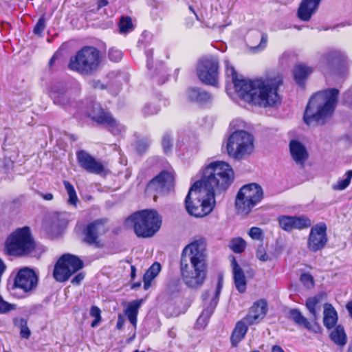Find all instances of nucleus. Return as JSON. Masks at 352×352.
<instances>
[{
	"label": "nucleus",
	"instance_id": "nucleus-1",
	"mask_svg": "<svg viewBox=\"0 0 352 352\" xmlns=\"http://www.w3.org/2000/svg\"><path fill=\"white\" fill-rule=\"evenodd\" d=\"M226 74L231 78L238 96L246 102L263 107H272L280 102L278 88L283 83L280 75L254 80L239 78L233 66L225 60Z\"/></svg>",
	"mask_w": 352,
	"mask_h": 352
},
{
	"label": "nucleus",
	"instance_id": "nucleus-2",
	"mask_svg": "<svg viewBox=\"0 0 352 352\" xmlns=\"http://www.w3.org/2000/svg\"><path fill=\"white\" fill-rule=\"evenodd\" d=\"M181 278L188 288L197 289L207 277L206 242L203 238L195 239L183 249L179 262Z\"/></svg>",
	"mask_w": 352,
	"mask_h": 352
},
{
	"label": "nucleus",
	"instance_id": "nucleus-3",
	"mask_svg": "<svg viewBox=\"0 0 352 352\" xmlns=\"http://www.w3.org/2000/svg\"><path fill=\"white\" fill-rule=\"evenodd\" d=\"M339 94L336 88L319 91L309 100L304 113V122L307 125L314 122L322 124L333 113Z\"/></svg>",
	"mask_w": 352,
	"mask_h": 352
},
{
	"label": "nucleus",
	"instance_id": "nucleus-4",
	"mask_svg": "<svg viewBox=\"0 0 352 352\" xmlns=\"http://www.w3.org/2000/svg\"><path fill=\"white\" fill-rule=\"evenodd\" d=\"M234 173L231 166L223 161L210 163L204 169L200 186L215 195V192L225 191L232 184Z\"/></svg>",
	"mask_w": 352,
	"mask_h": 352
},
{
	"label": "nucleus",
	"instance_id": "nucleus-5",
	"mask_svg": "<svg viewBox=\"0 0 352 352\" xmlns=\"http://www.w3.org/2000/svg\"><path fill=\"white\" fill-rule=\"evenodd\" d=\"M5 251L7 254L10 256L32 255L37 256L44 250L36 246L30 228L25 226L16 229L8 237Z\"/></svg>",
	"mask_w": 352,
	"mask_h": 352
},
{
	"label": "nucleus",
	"instance_id": "nucleus-6",
	"mask_svg": "<svg viewBox=\"0 0 352 352\" xmlns=\"http://www.w3.org/2000/svg\"><path fill=\"white\" fill-rule=\"evenodd\" d=\"M195 182L190 188L185 204L188 212L196 217L208 214L213 209L214 195Z\"/></svg>",
	"mask_w": 352,
	"mask_h": 352
},
{
	"label": "nucleus",
	"instance_id": "nucleus-7",
	"mask_svg": "<svg viewBox=\"0 0 352 352\" xmlns=\"http://www.w3.org/2000/svg\"><path fill=\"white\" fill-rule=\"evenodd\" d=\"M125 224L133 226L134 232L139 237H151L160 229L161 219L154 210H144L136 212L129 217Z\"/></svg>",
	"mask_w": 352,
	"mask_h": 352
},
{
	"label": "nucleus",
	"instance_id": "nucleus-8",
	"mask_svg": "<svg viewBox=\"0 0 352 352\" xmlns=\"http://www.w3.org/2000/svg\"><path fill=\"white\" fill-rule=\"evenodd\" d=\"M101 63V53L96 47L85 46L70 58L68 67L83 75L96 72Z\"/></svg>",
	"mask_w": 352,
	"mask_h": 352
},
{
	"label": "nucleus",
	"instance_id": "nucleus-9",
	"mask_svg": "<svg viewBox=\"0 0 352 352\" xmlns=\"http://www.w3.org/2000/svg\"><path fill=\"white\" fill-rule=\"evenodd\" d=\"M254 138L251 133L243 130L236 131L228 140V154L235 160L243 159L254 152Z\"/></svg>",
	"mask_w": 352,
	"mask_h": 352
},
{
	"label": "nucleus",
	"instance_id": "nucleus-10",
	"mask_svg": "<svg viewBox=\"0 0 352 352\" xmlns=\"http://www.w3.org/2000/svg\"><path fill=\"white\" fill-rule=\"evenodd\" d=\"M263 197L262 188L256 184L243 186L238 192L235 206L239 212L248 214Z\"/></svg>",
	"mask_w": 352,
	"mask_h": 352
},
{
	"label": "nucleus",
	"instance_id": "nucleus-11",
	"mask_svg": "<svg viewBox=\"0 0 352 352\" xmlns=\"http://www.w3.org/2000/svg\"><path fill=\"white\" fill-rule=\"evenodd\" d=\"M83 263L77 256L63 254L55 265L53 276L58 282H65L77 271L82 268Z\"/></svg>",
	"mask_w": 352,
	"mask_h": 352
},
{
	"label": "nucleus",
	"instance_id": "nucleus-12",
	"mask_svg": "<svg viewBox=\"0 0 352 352\" xmlns=\"http://www.w3.org/2000/svg\"><path fill=\"white\" fill-rule=\"evenodd\" d=\"M89 116L99 124L104 125L114 135H122L125 126L117 121L109 112L103 109L98 103H94L88 111Z\"/></svg>",
	"mask_w": 352,
	"mask_h": 352
},
{
	"label": "nucleus",
	"instance_id": "nucleus-13",
	"mask_svg": "<svg viewBox=\"0 0 352 352\" xmlns=\"http://www.w3.org/2000/svg\"><path fill=\"white\" fill-rule=\"evenodd\" d=\"M197 74L204 83L217 86L219 77V62L214 57L201 58L197 67Z\"/></svg>",
	"mask_w": 352,
	"mask_h": 352
},
{
	"label": "nucleus",
	"instance_id": "nucleus-14",
	"mask_svg": "<svg viewBox=\"0 0 352 352\" xmlns=\"http://www.w3.org/2000/svg\"><path fill=\"white\" fill-rule=\"evenodd\" d=\"M327 229V225L324 222L311 227L307 239V248L309 251L316 252L324 248L328 241Z\"/></svg>",
	"mask_w": 352,
	"mask_h": 352
},
{
	"label": "nucleus",
	"instance_id": "nucleus-15",
	"mask_svg": "<svg viewBox=\"0 0 352 352\" xmlns=\"http://www.w3.org/2000/svg\"><path fill=\"white\" fill-rule=\"evenodd\" d=\"M107 229L105 226V220L97 219L89 223L84 230V241L96 248H102L103 243L100 240V236L104 234Z\"/></svg>",
	"mask_w": 352,
	"mask_h": 352
},
{
	"label": "nucleus",
	"instance_id": "nucleus-16",
	"mask_svg": "<svg viewBox=\"0 0 352 352\" xmlns=\"http://www.w3.org/2000/svg\"><path fill=\"white\" fill-rule=\"evenodd\" d=\"M173 175L168 171H162L148 185V189L162 195L168 193L173 187Z\"/></svg>",
	"mask_w": 352,
	"mask_h": 352
},
{
	"label": "nucleus",
	"instance_id": "nucleus-17",
	"mask_svg": "<svg viewBox=\"0 0 352 352\" xmlns=\"http://www.w3.org/2000/svg\"><path fill=\"white\" fill-rule=\"evenodd\" d=\"M38 283V277L31 269L25 267L17 273L14 279V287L28 292L34 289Z\"/></svg>",
	"mask_w": 352,
	"mask_h": 352
},
{
	"label": "nucleus",
	"instance_id": "nucleus-18",
	"mask_svg": "<svg viewBox=\"0 0 352 352\" xmlns=\"http://www.w3.org/2000/svg\"><path fill=\"white\" fill-rule=\"evenodd\" d=\"M280 227L286 232L293 230H303L311 226V221L305 216L282 215L278 219Z\"/></svg>",
	"mask_w": 352,
	"mask_h": 352
},
{
	"label": "nucleus",
	"instance_id": "nucleus-19",
	"mask_svg": "<svg viewBox=\"0 0 352 352\" xmlns=\"http://www.w3.org/2000/svg\"><path fill=\"white\" fill-rule=\"evenodd\" d=\"M77 160L80 166L90 173L100 175L104 172V165L85 151L77 153Z\"/></svg>",
	"mask_w": 352,
	"mask_h": 352
},
{
	"label": "nucleus",
	"instance_id": "nucleus-20",
	"mask_svg": "<svg viewBox=\"0 0 352 352\" xmlns=\"http://www.w3.org/2000/svg\"><path fill=\"white\" fill-rule=\"evenodd\" d=\"M50 96L56 104L65 105L69 102L72 96L71 86L68 83H57L52 85Z\"/></svg>",
	"mask_w": 352,
	"mask_h": 352
},
{
	"label": "nucleus",
	"instance_id": "nucleus-21",
	"mask_svg": "<svg viewBox=\"0 0 352 352\" xmlns=\"http://www.w3.org/2000/svg\"><path fill=\"white\" fill-rule=\"evenodd\" d=\"M267 311V302L265 300H259L254 302L250 309L247 316L243 318L248 324L252 325L262 320L266 315Z\"/></svg>",
	"mask_w": 352,
	"mask_h": 352
},
{
	"label": "nucleus",
	"instance_id": "nucleus-22",
	"mask_svg": "<svg viewBox=\"0 0 352 352\" xmlns=\"http://www.w3.org/2000/svg\"><path fill=\"white\" fill-rule=\"evenodd\" d=\"M289 152L293 160L298 165L303 166L309 157L306 147L300 142L292 140L289 142Z\"/></svg>",
	"mask_w": 352,
	"mask_h": 352
},
{
	"label": "nucleus",
	"instance_id": "nucleus-23",
	"mask_svg": "<svg viewBox=\"0 0 352 352\" xmlns=\"http://www.w3.org/2000/svg\"><path fill=\"white\" fill-rule=\"evenodd\" d=\"M321 0H302L298 10L300 19L307 21L318 9Z\"/></svg>",
	"mask_w": 352,
	"mask_h": 352
},
{
	"label": "nucleus",
	"instance_id": "nucleus-24",
	"mask_svg": "<svg viewBox=\"0 0 352 352\" xmlns=\"http://www.w3.org/2000/svg\"><path fill=\"white\" fill-rule=\"evenodd\" d=\"M231 266L232 268L235 287L240 293H243L246 289V278L243 270L237 263L236 260L234 256H232Z\"/></svg>",
	"mask_w": 352,
	"mask_h": 352
},
{
	"label": "nucleus",
	"instance_id": "nucleus-25",
	"mask_svg": "<svg viewBox=\"0 0 352 352\" xmlns=\"http://www.w3.org/2000/svg\"><path fill=\"white\" fill-rule=\"evenodd\" d=\"M288 317L298 325H302L307 329L318 332L320 327L316 323L309 322L298 309H291L288 312Z\"/></svg>",
	"mask_w": 352,
	"mask_h": 352
},
{
	"label": "nucleus",
	"instance_id": "nucleus-26",
	"mask_svg": "<svg viewBox=\"0 0 352 352\" xmlns=\"http://www.w3.org/2000/svg\"><path fill=\"white\" fill-rule=\"evenodd\" d=\"M223 276L221 274H219L218 276V282H217V285L215 295H214L213 299L210 301V305L206 308H205L203 310L202 313L201 314L202 315V317H205L208 320H209V318H210L212 314L213 313V311L217 305V302L219 300V296L220 295L221 291L223 287Z\"/></svg>",
	"mask_w": 352,
	"mask_h": 352
},
{
	"label": "nucleus",
	"instance_id": "nucleus-27",
	"mask_svg": "<svg viewBox=\"0 0 352 352\" xmlns=\"http://www.w3.org/2000/svg\"><path fill=\"white\" fill-rule=\"evenodd\" d=\"M142 302V300H136L129 302L124 310L125 316L134 327L137 326V317Z\"/></svg>",
	"mask_w": 352,
	"mask_h": 352
},
{
	"label": "nucleus",
	"instance_id": "nucleus-28",
	"mask_svg": "<svg viewBox=\"0 0 352 352\" xmlns=\"http://www.w3.org/2000/svg\"><path fill=\"white\" fill-rule=\"evenodd\" d=\"M248 324L245 321H244V319L236 323L230 338L231 343L233 346H236L237 344L245 338L248 331Z\"/></svg>",
	"mask_w": 352,
	"mask_h": 352
},
{
	"label": "nucleus",
	"instance_id": "nucleus-29",
	"mask_svg": "<svg viewBox=\"0 0 352 352\" xmlns=\"http://www.w3.org/2000/svg\"><path fill=\"white\" fill-rule=\"evenodd\" d=\"M331 340L338 346L343 347L347 342V337L342 325L336 326L330 333Z\"/></svg>",
	"mask_w": 352,
	"mask_h": 352
},
{
	"label": "nucleus",
	"instance_id": "nucleus-30",
	"mask_svg": "<svg viewBox=\"0 0 352 352\" xmlns=\"http://www.w3.org/2000/svg\"><path fill=\"white\" fill-rule=\"evenodd\" d=\"M161 270L159 263H154L146 272L143 277L144 289L147 290L151 285L152 280L158 275Z\"/></svg>",
	"mask_w": 352,
	"mask_h": 352
},
{
	"label": "nucleus",
	"instance_id": "nucleus-31",
	"mask_svg": "<svg viewBox=\"0 0 352 352\" xmlns=\"http://www.w3.org/2000/svg\"><path fill=\"white\" fill-rule=\"evenodd\" d=\"M338 320L337 313L336 310L329 305H326L324 311V325L331 329L336 324Z\"/></svg>",
	"mask_w": 352,
	"mask_h": 352
},
{
	"label": "nucleus",
	"instance_id": "nucleus-32",
	"mask_svg": "<svg viewBox=\"0 0 352 352\" xmlns=\"http://www.w3.org/2000/svg\"><path fill=\"white\" fill-rule=\"evenodd\" d=\"M320 297V296H316L309 298L306 300L305 306L310 314L312 316L314 320H316L318 318V316L320 310V307L319 305Z\"/></svg>",
	"mask_w": 352,
	"mask_h": 352
},
{
	"label": "nucleus",
	"instance_id": "nucleus-33",
	"mask_svg": "<svg viewBox=\"0 0 352 352\" xmlns=\"http://www.w3.org/2000/svg\"><path fill=\"white\" fill-rule=\"evenodd\" d=\"M312 72V69L310 67L302 65H298L296 66L294 69V76L296 82L301 85L303 83V80L307 77L309 74Z\"/></svg>",
	"mask_w": 352,
	"mask_h": 352
},
{
	"label": "nucleus",
	"instance_id": "nucleus-34",
	"mask_svg": "<svg viewBox=\"0 0 352 352\" xmlns=\"http://www.w3.org/2000/svg\"><path fill=\"white\" fill-rule=\"evenodd\" d=\"M14 324L20 329L21 338L28 339L30 336L31 331L28 327V322L22 318H16L13 320Z\"/></svg>",
	"mask_w": 352,
	"mask_h": 352
},
{
	"label": "nucleus",
	"instance_id": "nucleus-35",
	"mask_svg": "<svg viewBox=\"0 0 352 352\" xmlns=\"http://www.w3.org/2000/svg\"><path fill=\"white\" fill-rule=\"evenodd\" d=\"M344 177V178L339 179L332 186L334 190H343L349 186L352 178V170L346 171Z\"/></svg>",
	"mask_w": 352,
	"mask_h": 352
},
{
	"label": "nucleus",
	"instance_id": "nucleus-36",
	"mask_svg": "<svg viewBox=\"0 0 352 352\" xmlns=\"http://www.w3.org/2000/svg\"><path fill=\"white\" fill-rule=\"evenodd\" d=\"M229 248L235 253H241L246 248V242L241 237L233 238L230 241Z\"/></svg>",
	"mask_w": 352,
	"mask_h": 352
},
{
	"label": "nucleus",
	"instance_id": "nucleus-37",
	"mask_svg": "<svg viewBox=\"0 0 352 352\" xmlns=\"http://www.w3.org/2000/svg\"><path fill=\"white\" fill-rule=\"evenodd\" d=\"M63 184L69 196L68 203L76 206L78 199L73 185L68 181H63Z\"/></svg>",
	"mask_w": 352,
	"mask_h": 352
},
{
	"label": "nucleus",
	"instance_id": "nucleus-38",
	"mask_svg": "<svg viewBox=\"0 0 352 352\" xmlns=\"http://www.w3.org/2000/svg\"><path fill=\"white\" fill-rule=\"evenodd\" d=\"M120 32L126 33L133 29V25L130 17H122L119 23Z\"/></svg>",
	"mask_w": 352,
	"mask_h": 352
},
{
	"label": "nucleus",
	"instance_id": "nucleus-39",
	"mask_svg": "<svg viewBox=\"0 0 352 352\" xmlns=\"http://www.w3.org/2000/svg\"><path fill=\"white\" fill-rule=\"evenodd\" d=\"M90 316L95 318L92 321L91 326L95 327L98 325L101 320V311L96 306H92L90 309Z\"/></svg>",
	"mask_w": 352,
	"mask_h": 352
},
{
	"label": "nucleus",
	"instance_id": "nucleus-40",
	"mask_svg": "<svg viewBox=\"0 0 352 352\" xmlns=\"http://www.w3.org/2000/svg\"><path fill=\"white\" fill-rule=\"evenodd\" d=\"M249 236L254 240L262 241L263 239V233L261 228L258 227H252L248 232Z\"/></svg>",
	"mask_w": 352,
	"mask_h": 352
},
{
	"label": "nucleus",
	"instance_id": "nucleus-41",
	"mask_svg": "<svg viewBox=\"0 0 352 352\" xmlns=\"http://www.w3.org/2000/svg\"><path fill=\"white\" fill-rule=\"evenodd\" d=\"M256 256L258 260L263 262H266L271 260L270 256L267 254L266 250L263 247V245L258 247L256 251Z\"/></svg>",
	"mask_w": 352,
	"mask_h": 352
},
{
	"label": "nucleus",
	"instance_id": "nucleus-42",
	"mask_svg": "<svg viewBox=\"0 0 352 352\" xmlns=\"http://www.w3.org/2000/svg\"><path fill=\"white\" fill-rule=\"evenodd\" d=\"M16 305L8 303L0 296V314H6L11 310L15 309Z\"/></svg>",
	"mask_w": 352,
	"mask_h": 352
},
{
	"label": "nucleus",
	"instance_id": "nucleus-43",
	"mask_svg": "<svg viewBox=\"0 0 352 352\" xmlns=\"http://www.w3.org/2000/svg\"><path fill=\"white\" fill-rule=\"evenodd\" d=\"M109 58L113 62H118L122 58V52L119 50L111 48L109 51Z\"/></svg>",
	"mask_w": 352,
	"mask_h": 352
},
{
	"label": "nucleus",
	"instance_id": "nucleus-44",
	"mask_svg": "<svg viewBox=\"0 0 352 352\" xmlns=\"http://www.w3.org/2000/svg\"><path fill=\"white\" fill-rule=\"evenodd\" d=\"M162 144L164 153L170 152L172 147V138L169 134L166 133L164 135Z\"/></svg>",
	"mask_w": 352,
	"mask_h": 352
},
{
	"label": "nucleus",
	"instance_id": "nucleus-45",
	"mask_svg": "<svg viewBox=\"0 0 352 352\" xmlns=\"http://www.w3.org/2000/svg\"><path fill=\"white\" fill-rule=\"evenodd\" d=\"M142 111L145 116H149L156 114L159 111V109L155 105L148 104L144 106Z\"/></svg>",
	"mask_w": 352,
	"mask_h": 352
},
{
	"label": "nucleus",
	"instance_id": "nucleus-46",
	"mask_svg": "<svg viewBox=\"0 0 352 352\" xmlns=\"http://www.w3.org/2000/svg\"><path fill=\"white\" fill-rule=\"evenodd\" d=\"M149 142L147 140H140L136 142V150L138 153H144L148 147Z\"/></svg>",
	"mask_w": 352,
	"mask_h": 352
},
{
	"label": "nucleus",
	"instance_id": "nucleus-47",
	"mask_svg": "<svg viewBox=\"0 0 352 352\" xmlns=\"http://www.w3.org/2000/svg\"><path fill=\"white\" fill-rule=\"evenodd\" d=\"M45 19L44 16H41L38 22L36 23L34 28V32L36 34H41L45 29Z\"/></svg>",
	"mask_w": 352,
	"mask_h": 352
},
{
	"label": "nucleus",
	"instance_id": "nucleus-48",
	"mask_svg": "<svg viewBox=\"0 0 352 352\" xmlns=\"http://www.w3.org/2000/svg\"><path fill=\"white\" fill-rule=\"evenodd\" d=\"M300 280L307 287L314 286V279L311 275L309 274H302L300 276Z\"/></svg>",
	"mask_w": 352,
	"mask_h": 352
},
{
	"label": "nucleus",
	"instance_id": "nucleus-49",
	"mask_svg": "<svg viewBox=\"0 0 352 352\" xmlns=\"http://www.w3.org/2000/svg\"><path fill=\"white\" fill-rule=\"evenodd\" d=\"M200 89L197 88L190 89L187 92V97L191 101L196 102L197 100L198 95Z\"/></svg>",
	"mask_w": 352,
	"mask_h": 352
},
{
	"label": "nucleus",
	"instance_id": "nucleus-50",
	"mask_svg": "<svg viewBox=\"0 0 352 352\" xmlns=\"http://www.w3.org/2000/svg\"><path fill=\"white\" fill-rule=\"evenodd\" d=\"M210 99V95L204 91H199L197 100L196 102H206Z\"/></svg>",
	"mask_w": 352,
	"mask_h": 352
},
{
	"label": "nucleus",
	"instance_id": "nucleus-51",
	"mask_svg": "<svg viewBox=\"0 0 352 352\" xmlns=\"http://www.w3.org/2000/svg\"><path fill=\"white\" fill-rule=\"evenodd\" d=\"M338 56V53L337 52H331L323 57V61L329 63L331 60L337 58Z\"/></svg>",
	"mask_w": 352,
	"mask_h": 352
},
{
	"label": "nucleus",
	"instance_id": "nucleus-52",
	"mask_svg": "<svg viewBox=\"0 0 352 352\" xmlns=\"http://www.w3.org/2000/svg\"><path fill=\"white\" fill-rule=\"evenodd\" d=\"M124 322H125V320H124V316L121 314H119L118 316V321H117V324H116V328L119 330L122 329L124 326Z\"/></svg>",
	"mask_w": 352,
	"mask_h": 352
},
{
	"label": "nucleus",
	"instance_id": "nucleus-53",
	"mask_svg": "<svg viewBox=\"0 0 352 352\" xmlns=\"http://www.w3.org/2000/svg\"><path fill=\"white\" fill-rule=\"evenodd\" d=\"M208 322V320L205 317H202L201 314L197 320V325L199 327H204Z\"/></svg>",
	"mask_w": 352,
	"mask_h": 352
},
{
	"label": "nucleus",
	"instance_id": "nucleus-54",
	"mask_svg": "<svg viewBox=\"0 0 352 352\" xmlns=\"http://www.w3.org/2000/svg\"><path fill=\"white\" fill-rule=\"evenodd\" d=\"M153 51L152 49L147 50L146 51V56L147 58V67L148 69L151 68V60L153 58Z\"/></svg>",
	"mask_w": 352,
	"mask_h": 352
},
{
	"label": "nucleus",
	"instance_id": "nucleus-55",
	"mask_svg": "<svg viewBox=\"0 0 352 352\" xmlns=\"http://www.w3.org/2000/svg\"><path fill=\"white\" fill-rule=\"evenodd\" d=\"M84 275L82 273L78 274L76 276L74 277L72 280V283L75 285H78L83 280Z\"/></svg>",
	"mask_w": 352,
	"mask_h": 352
},
{
	"label": "nucleus",
	"instance_id": "nucleus-56",
	"mask_svg": "<svg viewBox=\"0 0 352 352\" xmlns=\"http://www.w3.org/2000/svg\"><path fill=\"white\" fill-rule=\"evenodd\" d=\"M267 41V36L265 34L262 35L261 39V43L259 44V45L254 47V49H258V48L263 49L266 45Z\"/></svg>",
	"mask_w": 352,
	"mask_h": 352
},
{
	"label": "nucleus",
	"instance_id": "nucleus-57",
	"mask_svg": "<svg viewBox=\"0 0 352 352\" xmlns=\"http://www.w3.org/2000/svg\"><path fill=\"white\" fill-rule=\"evenodd\" d=\"M57 219H62L63 221H67L69 217V214L66 212H58L56 213Z\"/></svg>",
	"mask_w": 352,
	"mask_h": 352
},
{
	"label": "nucleus",
	"instance_id": "nucleus-58",
	"mask_svg": "<svg viewBox=\"0 0 352 352\" xmlns=\"http://www.w3.org/2000/svg\"><path fill=\"white\" fill-rule=\"evenodd\" d=\"M272 352H285V351L280 346L274 345L272 348Z\"/></svg>",
	"mask_w": 352,
	"mask_h": 352
},
{
	"label": "nucleus",
	"instance_id": "nucleus-59",
	"mask_svg": "<svg viewBox=\"0 0 352 352\" xmlns=\"http://www.w3.org/2000/svg\"><path fill=\"white\" fill-rule=\"evenodd\" d=\"M107 4V0H98V6L99 8L106 6Z\"/></svg>",
	"mask_w": 352,
	"mask_h": 352
},
{
	"label": "nucleus",
	"instance_id": "nucleus-60",
	"mask_svg": "<svg viewBox=\"0 0 352 352\" xmlns=\"http://www.w3.org/2000/svg\"><path fill=\"white\" fill-rule=\"evenodd\" d=\"M346 307L349 313L350 316L352 318V301L349 302L346 304Z\"/></svg>",
	"mask_w": 352,
	"mask_h": 352
},
{
	"label": "nucleus",
	"instance_id": "nucleus-61",
	"mask_svg": "<svg viewBox=\"0 0 352 352\" xmlns=\"http://www.w3.org/2000/svg\"><path fill=\"white\" fill-rule=\"evenodd\" d=\"M43 197L47 201L52 200L53 199V195L52 193H46L43 195Z\"/></svg>",
	"mask_w": 352,
	"mask_h": 352
},
{
	"label": "nucleus",
	"instance_id": "nucleus-62",
	"mask_svg": "<svg viewBox=\"0 0 352 352\" xmlns=\"http://www.w3.org/2000/svg\"><path fill=\"white\" fill-rule=\"evenodd\" d=\"M131 275L132 278H134V276H135V267L134 266H131Z\"/></svg>",
	"mask_w": 352,
	"mask_h": 352
},
{
	"label": "nucleus",
	"instance_id": "nucleus-63",
	"mask_svg": "<svg viewBox=\"0 0 352 352\" xmlns=\"http://www.w3.org/2000/svg\"><path fill=\"white\" fill-rule=\"evenodd\" d=\"M140 285H141V283L140 282L136 283H133V285H132V288L133 289H136V288H138L139 287H140Z\"/></svg>",
	"mask_w": 352,
	"mask_h": 352
},
{
	"label": "nucleus",
	"instance_id": "nucleus-64",
	"mask_svg": "<svg viewBox=\"0 0 352 352\" xmlns=\"http://www.w3.org/2000/svg\"><path fill=\"white\" fill-rule=\"evenodd\" d=\"M347 352H352V342H351L348 347Z\"/></svg>",
	"mask_w": 352,
	"mask_h": 352
}]
</instances>
